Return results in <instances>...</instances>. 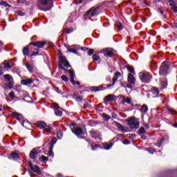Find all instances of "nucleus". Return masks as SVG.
<instances>
[{"mask_svg":"<svg viewBox=\"0 0 177 177\" xmlns=\"http://www.w3.org/2000/svg\"><path fill=\"white\" fill-rule=\"evenodd\" d=\"M91 91H92L93 92H99L100 91H103V89L102 88V86H93L91 87Z\"/></svg>","mask_w":177,"mask_h":177,"instance_id":"nucleus-25","label":"nucleus"},{"mask_svg":"<svg viewBox=\"0 0 177 177\" xmlns=\"http://www.w3.org/2000/svg\"><path fill=\"white\" fill-rule=\"evenodd\" d=\"M120 77H121V73L120 72H116L115 73V76L113 78V84H115V82H117V81L118 80V79L120 78Z\"/></svg>","mask_w":177,"mask_h":177,"instance_id":"nucleus-20","label":"nucleus"},{"mask_svg":"<svg viewBox=\"0 0 177 177\" xmlns=\"http://www.w3.org/2000/svg\"><path fill=\"white\" fill-rule=\"evenodd\" d=\"M126 88H128L129 89H132V84L127 83Z\"/></svg>","mask_w":177,"mask_h":177,"instance_id":"nucleus-58","label":"nucleus"},{"mask_svg":"<svg viewBox=\"0 0 177 177\" xmlns=\"http://www.w3.org/2000/svg\"><path fill=\"white\" fill-rule=\"evenodd\" d=\"M93 60L94 62H97L98 63H100L102 62V59H100V57H99L97 55L94 54L93 55Z\"/></svg>","mask_w":177,"mask_h":177,"instance_id":"nucleus-24","label":"nucleus"},{"mask_svg":"<svg viewBox=\"0 0 177 177\" xmlns=\"http://www.w3.org/2000/svg\"><path fill=\"white\" fill-rule=\"evenodd\" d=\"M116 26L118 27V30H122V24L120 21H116Z\"/></svg>","mask_w":177,"mask_h":177,"instance_id":"nucleus-41","label":"nucleus"},{"mask_svg":"<svg viewBox=\"0 0 177 177\" xmlns=\"http://www.w3.org/2000/svg\"><path fill=\"white\" fill-rule=\"evenodd\" d=\"M168 2H169V6L174 7L176 5L175 1H174V0H169Z\"/></svg>","mask_w":177,"mask_h":177,"instance_id":"nucleus-45","label":"nucleus"},{"mask_svg":"<svg viewBox=\"0 0 177 177\" xmlns=\"http://www.w3.org/2000/svg\"><path fill=\"white\" fill-rule=\"evenodd\" d=\"M105 102H113L114 100V97L113 95H108L104 97Z\"/></svg>","mask_w":177,"mask_h":177,"instance_id":"nucleus-23","label":"nucleus"},{"mask_svg":"<svg viewBox=\"0 0 177 177\" xmlns=\"http://www.w3.org/2000/svg\"><path fill=\"white\" fill-rule=\"evenodd\" d=\"M41 3L44 6L43 10H45V12H48L53 8V0H41Z\"/></svg>","mask_w":177,"mask_h":177,"instance_id":"nucleus-5","label":"nucleus"},{"mask_svg":"<svg viewBox=\"0 0 177 177\" xmlns=\"http://www.w3.org/2000/svg\"><path fill=\"white\" fill-rule=\"evenodd\" d=\"M1 5H2L3 6H5V8H8V6H9V4H8V3H6L5 1H2L1 3Z\"/></svg>","mask_w":177,"mask_h":177,"instance_id":"nucleus-56","label":"nucleus"},{"mask_svg":"<svg viewBox=\"0 0 177 177\" xmlns=\"http://www.w3.org/2000/svg\"><path fill=\"white\" fill-rule=\"evenodd\" d=\"M57 136L58 139H62V138H63V131H57Z\"/></svg>","mask_w":177,"mask_h":177,"instance_id":"nucleus-38","label":"nucleus"},{"mask_svg":"<svg viewBox=\"0 0 177 177\" xmlns=\"http://www.w3.org/2000/svg\"><path fill=\"white\" fill-rule=\"evenodd\" d=\"M72 31L71 29H65L66 34H70Z\"/></svg>","mask_w":177,"mask_h":177,"instance_id":"nucleus-63","label":"nucleus"},{"mask_svg":"<svg viewBox=\"0 0 177 177\" xmlns=\"http://www.w3.org/2000/svg\"><path fill=\"white\" fill-rule=\"evenodd\" d=\"M17 15H18V16H25L26 13L24 12H22V11H17Z\"/></svg>","mask_w":177,"mask_h":177,"instance_id":"nucleus-48","label":"nucleus"},{"mask_svg":"<svg viewBox=\"0 0 177 177\" xmlns=\"http://www.w3.org/2000/svg\"><path fill=\"white\" fill-rule=\"evenodd\" d=\"M59 70H63L64 71H67V70L64 67H66L67 68L70 67V63L68 62V61H67V59H66V57H63L62 55L59 56Z\"/></svg>","mask_w":177,"mask_h":177,"instance_id":"nucleus-2","label":"nucleus"},{"mask_svg":"<svg viewBox=\"0 0 177 177\" xmlns=\"http://www.w3.org/2000/svg\"><path fill=\"white\" fill-rule=\"evenodd\" d=\"M25 66H26L27 70H28V71H30V73H32V67H31V66L29 65L28 63H26V64H25Z\"/></svg>","mask_w":177,"mask_h":177,"instance_id":"nucleus-39","label":"nucleus"},{"mask_svg":"<svg viewBox=\"0 0 177 177\" xmlns=\"http://www.w3.org/2000/svg\"><path fill=\"white\" fill-rule=\"evenodd\" d=\"M56 142H57V138H56V137H53L51 139V145H56Z\"/></svg>","mask_w":177,"mask_h":177,"instance_id":"nucleus-43","label":"nucleus"},{"mask_svg":"<svg viewBox=\"0 0 177 177\" xmlns=\"http://www.w3.org/2000/svg\"><path fill=\"white\" fill-rule=\"evenodd\" d=\"M160 86L162 89H165V88H167L168 86V83L167 81H162L160 82Z\"/></svg>","mask_w":177,"mask_h":177,"instance_id":"nucleus-30","label":"nucleus"},{"mask_svg":"<svg viewBox=\"0 0 177 177\" xmlns=\"http://www.w3.org/2000/svg\"><path fill=\"white\" fill-rule=\"evenodd\" d=\"M127 82H129V84L131 85H135V84H136V78H135L133 75L129 73L127 77Z\"/></svg>","mask_w":177,"mask_h":177,"instance_id":"nucleus-10","label":"nucleus"},{"mask_svg":"<svg viewBox=\"0 0 177 177\" xmlns=\"http://www.w3.org/2000/svg\"><path fill=\"white\" fill-rule=\"evenodd\" d=\"M11 157L16 160L17 158H19V153L17 152H14L11 154Z\"/></svg>","mask_w":177,"mask_h":177,"instance_id":"nucleus-37","label":"nucleus"},{"mask_svg":"<svg viewBox=\"0 0 177 177\" xmlns=\"http://www.w3.org/2000/svg\"><path fill=\"white\" fill-rule=\"evenodd\" d=\"M37 125L39 129H44V132H50V131H52V125H48L46 122L44 121H38Z\"/></svg>","mask_w":177,"mask_h":177,"instance_id":"nucleus-4","label":"nucleus"},{"mask_svg":"<svg viewBox=\"0 0 177 177\" xmlns=\"http://www.w3.org/2000/svg\"><path fill=\"white\" fill-rule=\"evenodd\" d=\"M12 116L14 118H16V120H17L18 121H21V120H23V115L21 113H19L17 112H12Z\"/></svg>","mask_w":177,"mask_h":177,"instance_id":"nucleus-14","label":"nucleus"},{"mask_svg":"<svg viewBox=\"0 0 177 177\" xmlns=\"http://www.w3.org/2000/svg\"><path fill=\"white\" fill-rule=\"evenodd\" d=\"M30 45H33V46H37V48L38 47V41H33V42H30L29 44V46Z\"/></svg>","mask_w":177,"mask_h":177,"instance_id":"nucleus-52","label":"nucleus"},{"mask_svg":"<svg viewBox=\"0 0 177 177\" xmlns=\"http://www.w3.org/2000/svg\"><path fill=\"white\" fill-rule=\"evenodd\" d=\"M55 115H57L58 117H62L63 115V112L59 109H55Z\"/></svg>","mask_w":177,"mask_h":177,"instance_id":"nucleus-33","label":"nucleus"},{"mask_svg":"<svg viewBox=\"0 0 177 177\" xmlns=\"http://www.w3.org/2000/svg\"><path fill=\"white\" fill-rule=\"evenodd\" d=\"M21 85H30L32 84V80L31 79H24L21 81Z\"/></svg>","mask_w":177,"mask_h":177,"instance_id":"nucleus-19","label":"nucleus"},{"mask_svg":"<svg viewBox=\"0 0 177 177\" xmlns=\"http://www.w3.org/2000/svg\"><path fill=\"white\" fill-rule=\"evenodd\" d=\"M68 72L71 75V84H73V85H75V80H74V78H75V74L74 73V71L69 70Z\"/></svg>","mask_w":177,"mask_h":177,"instance_id":"nucleus-17","label":"nucleus"},{"mask_svg":"<svg viewBox=\"0 0 177 177\" xmlns=\"http://www.w3.org/2000/svg\"><path fill=\"white\" fill-rule=\"evenodd\" d=\"M91 136L94 139H100V134L99 133H97L96 131L91 132Z\"/></svg>","mask_w":177,"mask_h":177,"instance_id":"nucleus-22","label":"nucleus"},{"mask_svg":"<svg viewBox=\"0 0 177 177\" xmlns=\"http://www.w3.org/2000/svg\"><path fill=\"white\" fill-rule=\"evenodd\" d=\"M3 64H4V67L6 68H12V66H10V64H9V62H8V61H4L3 62Z\"/></svg>","mask_w":177,"mask_h":177,"instance_id":"nucleus-34","label":"nucleus"},{"mask_svg":"<svg viewBox=\"0 0 177 177\" xmlns=\"http://www.w3.org/2000/svg\"><path fill=\"white\" fill-rule=\"evenodd\" d=\"M46 45V41H37V48H44Z\"/></svg>","mask_w":177,"mask_h":177,"instance_id":"nucleus-29","label":"nucleus"},{"mask_svg":"<svg viewBox=\"0 0 177 177\" xmlns=\"http://www.w3.org/2000/svg\"><path fill=\"white\" fill-rule=\"evenodd\" d=\"M127 70H128V71H129V73H131V74H133V75L136 74V73H135V69L133 68V67H132V66H128V67H127Z\"/></svg>","mask_w":177,"mask_h":177,"instance_id":"nucleus-36","label":"nucleus"},{"mask_svg":"<svg viewBox=\"0 0 177 177\" xmlns=\"http://www.w3.org/2000/svg\"><path fill=\"white\" fill-rule=\"evenodd\" d=\"M167 111L169 114H175V109H168Z\"/></svg>","mask_w":177,"mask_h":177,"instance_id":"nucleus-47","label":"nucleus"},{"mask_svg":"<svg viewBox=\"0 0 177 177\" xmlns=\"http://www.w3.org/2000/svg\"><path fill=\"white\" fill-rule=\"evenodd\" d=\"M2 49H3V43L0 41V53L2 52Z\"/></svg>","mask_w":177,"mask_h":177,"instance_id":"nucleus-59","label":"nucleus"},{"mask_svg":"<svg viewBox=\"0 0 177 177\" xmlns=\"http://www.w3.org/2000/svg\"><path fill=\"white\" fill-rule=\"evenodd\" d=\"M138 75L141 82L144 84H149L151 81L152 76L149 72H140Z\"/></svg>","mask_w":177,"mask_h":177,"instance_id":"nucleus-1","label":"nucleus"},{"mask_svg":"<svg viewBox=\"0 0 177 177\" xmlns=\"http://www.w3.org/2000/svg\"><path fill=\"white\" fill-rule=\"evenodd\" d=\"M102 118H104L106 121H109V120H111V116L108 115L107 113H102Z\"/></svg>","mask_w":177,"mask_h":177,"instance_id":"nucleus-32","label":"nucleus"},{"mask_svg":"<svg viewBox=\"0 0 177 177\" xmlns=\"http://www.w3.org/2000/svg\"><path fill=\"white\" fill-rule=\"evenodd\" d=\"M111 147H113V143H109V144H104V149H105V150H110L111 149Z\"/></svg>","mask_w":177,"mask_h":177,"instance_id":"nucleus-28","label":"nucleus"},{"mask_svg":"<svg viewBox=\"0 0 177 177\" xmlns=\"http://www.w3.org/2000/svg\"><path fill=\"white\" fill-rule=\"evenodd\" d=\"M163 140H165V139L164 138H162L161 139V140H160L157 142L156 145L158 146V147H160L161 146V144L162 143Z\"/></svg>","mask_w":177,"mask_h":177,"instance_id":"nucleus-46","label":"nucleus"},{"mask_svg":"<svg viewBox=\"0 0 177 177\" xmlns=\"http://www.w3.org/2000/svg\"><path fill=\"white\" fill-rule=\"evenodd\" d=\"M61 80H62V81H64V82H67V81H68V77H67L66 75H63L62 76H61Z\"/></svg>","mask_w":177,"mask_h":177,"instance_id":"nucleus-42","label":"nucleus"},{"mask_svg":"<svg viewBox=\"0 0 177 177\" xmlns=\"http://www.w3.org/2000/svg\"><path fill=\"white\" fill-rule=\"evenodd\" d=\"M68 52H71L72 53L77 54V50L73 48H68Z\"/></svg>","mask_w":177,"mask_h":177,"instance_id":"nucleus-54","label":"nucleus"},{"mask_svg":"<svg viewBox=\"0 0 177 177\" xmlns=\"http://www.w3.org/2000/svg\"><path fill=\"white\" fill-rule=\"evenodd\" d=\"M93 52H95V50L90 49L88 53V56H92V55H93Z\"/></svg>","mask_w":177,"mask_h":177,"instance_id":"nucleus-55","label":"nucleus"},{"mask_svg":"<svg viewBox=\"0 0 177 177\" xmlns=\"http://www.w3.org/2000/svg\"><path fill=\"white\" fill-rule=\"evenodd\" d=\"M38 55H39V49L35 48L30 55V57H32V56H38Z\"/></svg>","mask_w":177,"mask_h":177,"instance_id":"nucleus-26","label":"nucleus"},{"mask_svg":"<svg viewBox=\"0 0 177 177\" xmlns=\"http://www.w3.org/2000/svg\"><path fill=\"white\" fill-rule=\"evenodd\" d=\"M157 64L156 63H152L151 64V68H152L153 70H157Z\"/></svg>","mask_w":177,"mask_h":177,"instance_id":"nucleus-44","label":"nucleus"},{"mask_svg":"<svg viewBox=\"0 0 177 177\" xmlns=\"http://www.w3.org/2000/svg\"><path fill=\"white\" fill-rule=\"evenodd\" d=\"M38 149L37 148H34L29 154V157L30 158H31L32 160H35V158H37V156H38V154H39V152H38Z\"/></svg>","mask_w":177,"mask_h":177,"instance_id":"nucleus-8","label":"nucleus"},{"mask_svg":"<svg viewBox=\"0 0 177 177\" xmlns=\"http://www.w3.org/2000/svg\"><path fill=\"white\" fill-rule=\"evenodd\" d=\"M92 147V150H97L99 149V145H96L95 147L93 145H91Z\"/></svg>","mask_w":177,"mask_h":177,"instance_id":"nucleus-57","label":"nucleus"},{"mask_svg":"<svg viewBox=\"0 0 177 177\" xmlns=\"http://www.w3.org/2000/svg\"><path fill=\"white\" fill-rule=\"evenodd\" d=\"M4 79L8 82H13V77H12V76L9 74L5 75H4Z\"/></svg>","mask_w":177,"mask_h":177,"instance_id":"nucleus-21","label":"nucleus"},{"mask_svg":"<svg viewBox=\"0 0 177 177\" xmlns=\"http://www.w3.org/2000/svg\"><path fill=\"white\" fill-rule=\"evenodd\" d=\"M72 132L75 133V135H84V130L82 128L80 127H76L73 129H72Z\"/></svg>","mask_w":177,"mask_h":177,"instance_id":"nucleus-12","label":"nucleus"},{"mask_svg":"<svg viewBox=\"0 0 177 177\" xmlns=\"http://www.w3.org/2000/svg\"><path fill=\"white\" fill-rule=\"evenodd\" d=\"M22 53H23V55H24V56H29V55H30V46H26V47H24L23 48Z\"/></svg>","mask_w":177,"mask_h":177,"instance_id":"nucleus-18","label":"nucleus"},{"mask_svg":"<svg viewBox=\"0 0 177 177\" xmlns=\"http://www.w3.org/2000/svg\"><path fill=\"white\" fill-rule=\"evenodd\" d=\"M99 9V6L93 7L89 10H88L85 14L84 17H95L96 15H97V10Z\"/></svg>","mask_w":177,"mask_h":177,"instance_id":"nucleus-7","label":"nucleus"},{"mask_svg":"<svg viewBox=\"0 0 177 177\" xmlns=\"http://www.w3.org/2000/svg\"><path fill=\"white\" fill-rule=\"evenodd\" d=\"M169 66H171V63L168 62L162 63L159 71L160 75H167V74H168V71H169Z\"/></svg>","mask_w":177,"mask_h":177,"instance_id":"nucleus-3","label":"nucleus"},{"mask_svg":"<svg viewBox=\"0 0 177 177\" xmlns=\"http://www.w3.org/2000/svg\"><path fill=\"white\" fill-rule=\"evenodd\" d=\"M8 96L10 99H15V92L12 91L8 94Z\"/></svg>","mask_w":177,"mask_h":177,"instance_id":"nucleus-50","label":"nucleus"},{"mask_svg":"<svg viewBox=\"0 0 177 177\" xmlns=\"http://www.w3.org/2000/svg\"><path fill=\"white\" fill-rule=\"evenodd\" d=\"M53 109L55 110H58L60 109V106H59V104H57V103H54L53 104Z\"/></svg>","mask_w":177,"mask_h":177,"instance_id":"nucleus-49","label":"nucleus"},{"mask_svg":"<svg viewBox=\"0 0 177 177\" xmlns=\"http://www.w3.org/2000/svg\"><path fill=\"white\" fill-rule=\"evenodd\" d=\"M149 111V107H147V105L144 104L141 107V113H147Z\"/></svg>","mask_w":177,"mask_h":177,"instance_id":"nucleus-27","label":"nucleus"},{"mask_svg":"<svg viewBox=\"0 0 177 177\" xmlns=\"http://www.w3.org/2000/svg\"><path fill=\"white\" fill-rule=\"evenodd\" d=\"M40 161H41L42 162H46L48 161V160H49L48 157H46L45 156H41V158H39Z\"/></svg>","mask_w":177,"mask_h":177,"instance_id":"nucleus-31","label":"nucleus"},{"mask_svg":"<svg viewBox=\"0 0 177 177\" xmlns=\"http://www.w3.org/2000/svg\"><path fill=\"white\" fill-rule=\"evenodd\" d=\"M172 27H174V28H177V23L176 22H173L171 24Z\"/></svg>","mask_w":177,"mask_h":177,"instance_id":"nucleus-62","label":"nucleus"},{"mask_svg":"<svg viewBox=\"0 0 177 177\" xmlns=\"http://www.w3.org/2000/svg\"><path fill=\"white\" fill-rule=\"evenodd\" d=\"M28 165H29L30 169H32V171H33V172H36V174H37V175H41V170H40L39 167H38V166H37V165L32 166V163H31V162H29Z\"/></svg>","mask_w":177,"mask_h":177,"instance_id":"nucleus-9","label":"nucleus"},{"mask_svg":"<svg viewBox=\"0 0 177 177\" xmlns=\"http://www.w3.org/2000/svg\"><path fill=\"white\" fill-rule=\"evenodd\" d=\"M113 125H115L118 127V131L123 132V133H125V132H127V129H125V127H124V126H122L119 122L114 121Z\"/></svg>","mask_w":177,"mask_h":177,"instance_id":"nucleus-11","label":"nucleus"},{"mask_svg":"<svg viewBox=\"0 0 177 177\" xmlns=\"http://www.w3.org/2000/svg\"><path fill=\"white\" fill-rule=\"evenodd\" d=\"M173 12H174V13H177V7L176 6H174L171 8Z\"/></svg>","mask_w":177,"mask_h":177,"instance_id":"nucleus-60","label":"nucleus"},{"mask_svg":"<svg viewBox=\"0 0 177 177\" xmlns=\"http://www.w3.org/2000/svg\"><path fill=\"white\" fill-rule=\"evenodd\" d=\"M84 99V97L80 95L76 97V102H81Z\"/></svg>","mask_w":177,"mask_h":177,"instance_id":"nucleus-53","label":"nucleus"},{"mask_svg":"<svg viewBox=\"0 0 177 177\" xmlns=\"http://www.w3.org/2000/svg\"><path fill=\"white\" fill-rule=\"evenodd\" d=\"M146 133V129H145V127L140 128V129L138 131L139 135H143V133Z\"/></svg>","mask_w":177,"mask_h":177,"instance_id":"nucleus-35","label":"nucleus"},{"mask_svg":"<svg viewBox=\"0 0 177 177\" xmlns=\"http://www.w3.org/2000/svg\"><path fill=\"white\" fill-rule=\"evenodd\" d=\"M153 95H156V96L160 93V91H158V88L153 87V91H152Z\"/></svg>","mask_w":177,"mask_h":177,"instance_id":"nucleus-40","label":"nucleus"},{"mask_svg":"<svg viewBox=\"0 0 177 177\" xmlns=\"http://www.w3.org/2000/svg\"><path fill=\"white\" fill-rule=\"evenodd\" d=\"M141 5L142 6H149L150 4L146 3V0H143L142 1H141Z\"/></svg>","mask_w":177,"mask_h":177,"instance_id":"nucleus-51","label":"nucleus"},{"mask_svg":"<svg viewBox=\"0 0 177 177\" xmlns=\"http://www.w3.org/2000/svg\"><path fill=\"white\" fill-rule=\"evenodd\" d=\"M3 89H12L13 88V82H8L3 84Z\"/></svg>","mask_w":177,"mask_h":177,"instance_id":"nucleus-16","label":"nucleus"},{"mask_svg":"<svg viewBox=\"0 0 177 177\" xmlns=\"http://www.w3.org/2000/svg\"><path fill=\"white\" fill-rule=\"evenodd\" d=\"M122 143L123 145H129L131 142L128 140H123Z\"/></svg>","mask_w":177,"mask_h":177,"instance_id":"nucleus-64","label":"nucleus"},{"mask_svg":"<svg viewBox=\"0 0 177 177\" xmlns=\"http://www.w3.org/2000/svg\"><path fill=\"white\" fill-rule=\"evenodd\" d=\"M128 125L131 129H138L139 128L140 123L133 120V118H129L127 119Z\"/></svg>","mask_w":177,"mask_h":177,"instance_id":"nucleus-6","label":"nucleus"},{"mask_svg":"<svg viewBox=\"0 0 177 177\" xmlns=\"http://www.w3.org/2000/svg\"><path fill=\"white\" fill-rule=\"evenodd\" d=\"M112 118L113 120H115V118H117V113H112Z\"/></svg>","mask_w":177,"mask_h":177,"instance_id":"nucleus-61","label":"nucleus"},{"mask_svg":"<svg viewBox=\"0 0 177 177\" xmlns=\"http://www.w3.org/2000/svg\"><path fill=\"white\" fill-rule=\"evenodd\" d=\"M120 99H122V104H124V103H127V104H131L132 100L131 98L127 97H125L124 95H120Z\"/></svg>","mask_w":177,"mask_h":177,"instance_id":"nucleus-15","label":"nucleus"},{"mask_svg":"<svg viewBox=\"0 0 177 177\" xmlns=\"http://www.w3.org/2000/svg\"><path fill=\"white\" fill-rule=\"evenodd\" d=\"M103 52L105 57H111L114 55L111 48H105L103 50Z\"/></svg>","mask_w":177,"mask_h":177,"instance_id":"nucleus-13","label":"nucleus"}]
</instances>
